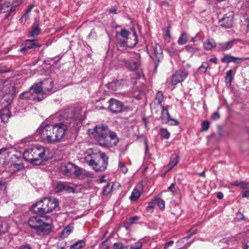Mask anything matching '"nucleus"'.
Wrapping results in <instances>:
<instances>
[{"label":"nucleus","mask_w":249,"mask_h":249,"mask_svg":"<svg viewBox=\"0 0 249 249\" xmlns=\"http://www.w3.org/2000/svg\"><path fill=\"white\" fill-rule=\"evenodd\" d=\"M64 118L66 120H68V119H70V124L73 122L75 120V113L72 108H69L68 109L64 115Z\"/></svg>","instance_id":"obj_23"},{"label":"nucleus","mask_w":249,"mask_h":249,"mask_svg":"<svg viewBox=\"0 0 249 249\" xmlns=\"http://www.w3.org/2000/svg\"><path fill=\"white\" fill-rule=\"evenodd\" d=\"M220 25L225 28H230L232 26V18L230 17L224 16L220 21Z\"/></svg>","instance_id":"obj_19"},{"label":"nucleus","mask_w":249,"mask_h":249,"mask_svg":"<svg viewBox=\"0 0 249 249\" xmlns=\"http://www.w3.org/2000/svg\"><path fill=\"white\" fill-rule=\"evenodd\" d=\"M248 59H249V58H246V57H233V62L235 64H239V63H241L243 61L248 60Z\"/></svg>","instance_id":"obj_42"},{"label":"nucleus","mask_w":249,"mask_h":249,"mask_svg":"<svg viewBox=\"0 0 249 249\" xmlns=\"http://www.w3.org/2000/svg\"><path fill=\"white\" fill-rule=\"evenodd\" d=\"M18 249H31L30 247L27 245H23L20 246Z\"/></svg>","instance_id":"obj_59"},{"label":"nucleus","mask_w":249,"mask_h":249,"mask_svg":"<svg viewBox=\"0 0 249 249\" xmlns=\"http://www.w3.org/2000/svg\"><path fill=\"white\" fill-rule=\"evenodd\" d=\"M232 71L231 70H229L226 73V81L229 85L231 84L232 81Z\"/></svg>","instance_id":"obj_37"},{"label":"nucleus","mask_w":249,"mask_h":249,"mask_svg":"<svg viewBox=\"0 0 249 249\" xmlns=\"http://www.w3.org/2000/svg\"><path fill=\"white\" fill-rule=\"evenodd\" d=\"M134 36L135 37V40H134L135 42H134L133 45H135L137 44V41H136L137 35H136V33L135 31L134 32Z\"/></svg>","instance_id":"obj_62"},{"label":"nucleus","mask_w":249,"mask_h":249,"mask_svg":"<svg viewBox=\"0 0 249 249\" xmlns=\"http://www.w3.org/2000/svg\"><path fill=\"white\" fill-rule=\"evenodd\" d=\"M44 94L45 93L43 92L41 86L35 84L30 88L28 91L23 92L20 96L22 99L38 102L45 97Z\"/></svg>","instance_id":"obj_5"},{"label":"nucleus","mask_w":249,"mask_h":249,"mask_svg":"<svg viewBox=\"0 0 249 249\" xmlns=\"http://www.w3.org/2000/svg\"><path fill=\"white\" fill-rule=\"evenodd\" d=\"M236 39H232L226 42L219 43L218 45L221 50L227 51L231 48L233 45L236 43Z\"/></svg>","instance_id":"obj_20"},{"label":"nucleus","mask_w":249,"mask_h":249,"mask_svg":"<svg viewBox=\"0 0 249 249\" xmlns=\"http://www.w3.org/2000/svg\"><path fill=\"white\" fill-rule=\"evenodd\" d=\"M10 117V111L8 108H4L0 112V123L6 121Z\"/></svg>","instance_id":"obj_24"},{"label":"nucleus","mask_w":249,"mask_h":249,"mask_svg":"<svg viewBox=\"0 0 249 249\" xmlns=\"http://www.w3.org/2000/svg\"><path fill=\"white\" fill-rule=\"evenodd\" d=\"M178 162V156L176 154H173L170 158V160L169 164L167 165L168 170L172 169L175 166H176Z\"/></svg>","instance_id":"obj_25"},{"label":"nucleus","mask_w":249,"mask_h":249,"mask_svg":"<svg viewBox=\"0 0 249 249\" xmlns=\"http://www.w3.org/2000/svg\"><path fill=\"white\" fill-rule=\"evenodd\" d=\"M118 166L120 170L124 174L127 172V168L125 165L124 163L121 161H119Z\"/></svg>","instance_id":"obj_36"},{"label":"nucleus","mask_w":249,"mask_h":249,"mask_svg":"<svg viewBox=\"0 0 249 249\" xmlns=\"http://www.w3.org/2000/svg\"><path fill=\"white\" fill-rule=\"evenodd\" d=\"M101 249H109V247L106 243H102L100 246Z\"/></svg>","instance_id":"obj_55"},{"label":"nucleus","mask_w":249,"mask_h":249,"mask_svg":"<svg viewBox=\"0 0 249 249\" xmlns=\"http://www.w3.org/2000/svg\"><path fill=\"white\" fill-rule=\"evenodd\" d=\"M113 185L111 183H108L107 185L104 187L103 194L104 196H107L112 191Z\"/></svg>","instance_id":"obj_34"},{"label":"nucleus","mask_w":249,"mask_h":249,"mask_svg":"<svg viewBox=\"0 0 249 249\" xmlns=\"http://www.w3.org/2000/svg\"><path fill=\"white\" fill-rule=\"evenodd\" d=\"M73 230V224H70L65 227L61 233L62 237H67Z\"/></svg>","instance_id":"obj_27"},{"label":"nucleus","mask_w":249,"mask_h":249,"mask_svg":"<svg viewBox=\"0 0 249 249\" xmlns=\"http://www.w3.org/2000/svg\"><path fill=\"white\" fill-rule=\"evenodd\" d=\"M188 40V34L186 32H182L178 40V43L179 45H183L186 44Z\"/></svg>","instance_id":"obj_28"},{"label":"nucleus","mask_w":249,"mask_h":249,"mask_svg":"<svg viewBox=\"0 0 249 249\" xmlns=\"http://www.w3.org/2000/svg\"><path fill=\"white\" fill-rule=\"evenodd\" d=\"M84 160L96 172L104 171L107 167L108 157L105 153H94L92 149H88L84 154Z\"/></svg>","instance_id":"obj_1"},{"label":"nucleus","mask_w":249,"mask_h":249,"mask_svg":"<svg viewBox=\"0 0 249 249\" xmlns=\"http://www.w3.org/2000/svg\"><path fill=\"white\" fill-rule=\"evenodd\" d=\"M239 187L243 189H249V182L241 181Z\"/></svg>","instance_id":"obj_45"},{"label":"nucleus","mask_w":249,"mask_h":249,"mask_svg":"<svg viewBox=\"0 0 249 249\" xmlns=\"http://www.w3.org/2000/svg\"><path fill=\"white\" fill-rule=\"evenodd\" d=\"M158 205L160 209L163 210L165 208L164 201L161 199H158Z\"/></svg>","instance_id":"obj_48"},{"label":"nucleus","mask_w":249,"mask_h":249,"mask_svg":"<svg viewBox=\"0 0 249 249\" xmlns=\"http://www.w3.org/2000/svg\"><path fill=\"white\" fill-rule=\"evenodd\" d=\"M243 197H249V190L245 191L242 193Z\"/></svg>","instance_id":"obj_53"},{"label":"nucleus","mask_w":249,"mask_h":249,"mask_svg":"<svg viewBox=\"0 0 249 249\" xmlns=\"http://www.w3.org/2000/svg\"><path fill=\"white\" fill-rule=\"evenodd\" d=\"M142 247V243L140 241H138L132 245L130 249H141Z\"/></svg>","instance_id":"obj_43"},{"label":"nucleus","mask_w":249,"mask_h":249,"mask_svg":"<svg viewBox=\"0 0 249 249\" xmlns=\"http://www.w3.org/2000/svg\"><path fill=\"white\" fill-rule=\"evenodd\" d=\"M41 87L43 89V92L45 94L47 92H49L53 87V84L52 79H47L41 83Z\"/></svg>","instance_id":"obj_21"},{"label":"nucleus","mask_w":249,"mask_h":249,"mask_svg":"<svg viewBox=\"0 0 249 249\" xmlns=\"http://www.w3.org/2000/svg\"><path fill=\"white\" fill-rule=\"evenodd\" d=\"M39 25V24L38 21H36L33 24L32 30L30 32V36L32 37H36L39 34L40 30Z\"/></svg>","instance_id":"obj_22"},{"label":"nucleus","mask_w":249,"mask_h":249,"mask_svg":"<svg viewBox=\"0 0 249 249\" xmlns=\"http://www.w3.org/2000/svg\"><path fill=\"white\" fill-rule=\"evenodd\" d=\"M167 50L170 54L172 55H177L180 52V51L177 49L174 45H171L168 47Z\"/></svg>","instance_id":"obj_31"},{"label":"nucleus","mask_w":249,"mask_h":249,"mask_svg":"<svg viewBox=\"0 0 249 249\" xmlns=\"http://www.w3.org/2000/svg\"><path fill=\"white\" fill-rule=\"evenodd\" d=\"M46 152V148L41 145H37L25 150L23 154V158L27 161L35 165H39L42 162Z\"/></svg>","instance_id":"obj_4"},{"label":"nucleus","mask_w":249,"mask_h":249,"mask_svg":"<svg viewBox=\"0 0 249 249\" xmlns=\"http://www.w3.org/2000/svg\"><path fill=\"white\" fill-rule=\"evenodd\" d=\"M66 246V242L64 240H59L57 243V249H65Z\"/></svg>","instance_id":"obj_39"},{"label":"nucleus","mask_w":249,"mask_h":249,"mask_svg":"<svg viewBox=\"0 0 249 249\" xmlns=\"http://www.w3.org/2000/svg\"><path fill=\"white\" fill-rule=\"evenodd\" d=\"M212 118L213 120H216L219 119L220 115L217 112H215L213 113Z\"/></svg>","instance_id":"obj_49"},{"label":"nucleus","mask_w":249,"mask_h":249,"mask_svg":"<svg viewBox=\"0 0 249 249\" xmlns=\"http://www.w3.org/2000/svg\"><path fill=\"white\" fill-rule=\"evenodd\" d=\"M156 100H158L159 104H160L163 99V94L161 91H158L156 96Z\"/></svg>","instance_id":"obj_41"},{"label":"nucleus","mask_w":249,"mask_h":249,"mask_svg":"<svg viewBox=\"0 0 249 249\" xmlns=\"http://www.w3.org/2000/svg\"><path fill=\"white\" fill-rule=\"evenodd\" d=\"M109 12L110 14H116V9L115 8H112L109 10Z\"/></svg>","instance_id":"obj_60"},{"label":"nucleus","mask_w":249,"mask_h":249,"mask_svg":"<svg viewBox=\"0 0 249 249\" xmlns=\"http://www.w3.org/2000/svg\"><path fill=\"white\" fill-rule=\"evenodd\" d=\"M53 129L55 134V137L57 138L58 142H60L66 135L67 130V123H60L53 125Z\"/></svg>","instance_id":"obj_8"},{"label":"nucleus","mask_w":249,"mask_h":249,"mask_svg":"<svg viewBox=\"0 0 249 249\" xmlns=\"http://www.w3.org/2000/svg\"><path fill=\"white\" fill-rule=\"evenodd\" d=\"M59 209L58 201L55 198L45 197L41 201L33 204L32 210L34 213L40 215L57 211Z\"/></svg>","instance_id":"obj_3"},{"label":"nucleus","mask_w":249,"mask_h":249,"mask_svg":"<svg viewBox=\"0 0 249 249\" xmlns=\"http://www.w3.org/2000/svg\"><path fill=\"white\" fill-rule=\"evenodd\" d=\"M160 118L163 123H167L169 121H172L174 122L172 124L178 125V124L177 120L171 119L167 108L165 107H162Z\"/></svg>","instance_id":"obj_13"},{"label":"nucleus","mask_w":249,"mask_h":249,"mask_svg":"<svg viewBox=\"0 0 249 249\" xmlns=\"http://www.w3.org/2000/svg\"><path fill=\"white\" fill-rule=\"evenodd\" d=\"M93 135L96 140L103 147H111L118 142L116 134L110 132L107 126L97 125L94 129Z\"/></svg>","instance_id":"obj_2"},{"label":"nucleus","mask_w":249,"mask_h":249,"mask_svg":"<svg viewBox=\"0 0 249 249\" xmlns=\"http://www.w3.org/2000/svg\"><path fill=\"white\" fill-rule=\"evenodd\" d=\"M108 108L112 112L119 113L123 110V103L114 98H111L109 101Z\"/></svg>","instance_id":"obj_12"},{"label":"nucleus","mask_w":249,"mask_h":249,"mask_svg":"<svg viewBox=\"0 0 249 249\" xmlns=\"http://www.w3.org/2000/svg\"><path fill=\"white\" fill-rule=\"evenodd\" d=\"M240 182H241V181L236 180L235 181H233L231 183V184L233 186H237V187H239L240 184Z\"/></svg>","instance_id":"obj_52"},{"label":"nucleus","mask_w":249,"mask_h":249,"mask_svg":"<svg viewBox=\"0 0 249 249\" xmlns=\"http://www.w3.org/2000/svg\"><path fill=\"white\" fill-rule=\"evenodd\" d=\"M160 4L162 6H165L166 7H168L169 6V4L168 2L165 1H162L161 2Z\"/></svg>","instance_id":"obj_56"},{"label":"nucleus","mask_w":249,"mask_h":249,"mask_svg":"<svg viewBox=\"0 0 249 249\" xmlns=\"http://www.w3.org/2000/svg\"><path fill=\"white\" fill-rule=\"evenodd\" d=\"M216 43L213 39H208L203 43V46L205 50H210L213 48L215 47Z\"/></svg>","instance_id":"obj_26"},{"label":"nucleus","mask_w":249,"mask_h":249,"mask_svg":"<svg viewBox=\"0 0 249 249\" xmlns=\"http://www.w3.org/2000/svg\"><path fill=\"white\" fill-rule=\"evenodd\" d=\"M153 208H154V206L152 204H150L147 207V209H152Z\"/></svg>","instance_id":"obj_63"},{"label":"nucleus","mask_w":249,"mask_h":249,"mask_svg":"<svg viewBox=\"0 0 249 249\" xmlns=\"http://www.w3.org/2000/svg\"><path fill=\"white\" fill-rule=\"evenodd\" d=\"M175 187V184L172 183L170 186L168 187V190L169 191H171V190Z\"/></svg>","instance_id":"obj_61"},{"label":"nucleus","mask_w":249,"mask_h":249,"mask_svg":"<svg viewBox=\"0 0 249 249\" xmlns=\"http://www.w3.org/2000/svg\"><path fill=\"white\" fill-rule=\"evenodd\" d=\"M75 166L71 163H63L60 168V172L66 176H70L72 173H74L76 175H79L78 171H75Z\"/></svg>","instance_id":"obj_11"},{"label":"nucleus","mask_w":249,"mask_h":249,"mask_svg":"<svg viewBox=\"0 0 249 249\" xmlns=\"http://www.w3.org/2000/svg\"><path fill=\"white\" fill-rule=\"evenodd\" d=\"M185 49L187 52L192 53H195L198 50L197 47H192L190 45L185 46Z\"/></svg>","instance_id":"obj_38"},{"label":"nucleus","mask_w":249,"mask_h":249,"mask_svg":"<svg viewBox=\"0 0 249 249\" xmlns=\"http://www.w3.org/2000/svg\"><path fill=\"white\" fill-rule=\"evenodd\" d=\"M85 243L83 240H79L71 245L70 249H80L84 246Z\"/></svg>","instance_id":"obj_30"},{"label":"nucleus","mask_w":249,"mask_h":249,"mask_svg":"<svg viewBox=\"0 0 249 249\" xmlns=\"http://www.w3.org/2000/svg\"><path fill=\"white\" fill-rule=\"evenodd\" d=\"M120 36L124 39V40L120 39L118 43V49L120 50H123V48L127 46H131V45H128L127 43L125 41V39L128 38V36L129 35V32L126 29H122L120 32Z\"/></svg>","instance_id":"obj_14"},{"label":"nucleus","mask_w":249,"mask_h":249,"mask_svg":"<svg viewBox=\"0 0 249 249\" xmlns=\"http://www.w3.org/2000/svg\"><path fill=\"white\" fill-rule=\"evenodd\" d=\"M188 75V71L186 70L177 71L173 75L170 83L172 85H176L184 80Z\"/></svg>","instance_id":"obj_9"},{"label":"nucleus","mask_w":249,"mask_h":249,"mask_svg":"<svg viewBox=\"0 0 249 249\" xmlns=\"http://www.w3.org/2000/svg\"><path fill=\"white\" fill-rule=\"evenodd\" d=\"M209 66V64L208 62H203L202 63V64L201 66L199 67L198 71L199 73L202 74V73H205L207 69H208Z\"/></svg>","instance_id":"obj_29"},{"label":"nucleus","mask_w":249,"mask_h":249,"mask_svg":"<svg viewBox=\"0 0 249 249\" xmlns=\"http://www.w3.org/2000/svg\"><path fill=\"white\" fill-rule=\"evenodd\" d=\"M51 137V141H49V144H54L58 142L57 138L55 137V134L54 129L53 130V133L50 135Z\"/></svg>","instance_id":"obj_44"},{"label":"nucleus","mask_w":249,"mask_h":249,"mask_svg":"<svg viewBox=\"0 0 249 249\" xmlns=\"http://www.w3.org/2000/svg\"><path fill=\"white\" fill-rule=\"evenodd\" d=\"M131 58L130 61L123 59L122 62L126 68L131 71H135L140 66V55L138 53H129Z\"/></svg>","instance_id":"obj_7"},{"label":"nucleus","mask_w":249,"mask_h":249,"mask_svg":"<svg viewBox=\"0 0 249 249\" xmlns=\"http://www.w3.org/2000/svg\"><path fill=\"white\" fill-rule=\"evenodd\" d=\"M16 8L17 6H16L11 7L8 10V13L5 15V18L8 19L9 17L11 16V14L15 11Z\"/></svg>","instance_id":"obj_46"},{"label":"nucleus","mask_w":249,"mask_h":249,"mask_svg":"<svg viewBox=\"0 0 249 249\" xmlns=\"http://www.w3.org/2000/svg\"><path fill=\"white\" fill-rule=\"evenodd\" d=\"M140 196V192L138 189H134L130 196V199L132 201L136 200Z\"/></svg>","instance_id":"obj_32"},{"label":"nucleus","mask_w":249,"mask_h":249,"mask_svg":"<svg viewBox=\"0 0 249 249\" xmlns=\"http://www.w3.org/2000/svg\"><path fill=\"white\" fill-rule=\"evenodd\" d=\"M33 6H31L28 8V9L26 10L25 13L24 15L21 18H23L24 17H26L27 16V15L28 13L31 11V9H32Z\"/></svg>","instance_id":"obj_54"},{"label":"nucleus","mask_w":249,"mask_h":249,"mask_svg":"<svg viewBox=\"0 0 249 249\" xmlns=\"http://www.w3.org/2000/svg\"><path fill=\"white\" fill-rule=\"evenodd\" d=\"M174 244V241H170L169 242H166L164 245V249H168V247L170 246L173 245Z\"/></svg>","instance_id":"obj_51"},{"label":"nucleus","mask_w":249,"mask_h":249,"mask_svg":"<svg viewBox=\"0 0 249 249\" xmlns=\"http://www.w3.org/2000/svg\"><path fill=\"white\" fill-rule=\"evenodd\" d=\"M113 249H127V247L122 243H115L113 245Z\"/></svg>","instance_id":"obj_40"},{"label":"nucleus","mask_w":249,"mask_h":249,"mask_svg":"<svg viewBox=\"0 0 249 249\" xmlns=\"http://www.w3.org/2000/svg\"><path fill=\"white\" fill-rule=\"evenodd\" d=\"M51 231V226L50 224L44 223L43 221L41 224V226L36 230V231L39 233L43 234H48Z\"/></svg>","instance_id":"obj_18"},{"label":"nucleus","mask_w":249,"mask_h":249,"mask_svg":"<svg viewBox=\"0 0 249 249\" xmlns=\"http://www.w3.org/2000/svg\"><path fill=\"white\" fill-rule=\"evenodd\" d=\"M210 126L209 122L206 121L202 124V128L203 131H207Z\"/></svg>","instance_id":"obj_47"},{"label":"nucleus","mask_w":249,"mask_h":249,"mask_svg":"<svg viewBox=\"0 0 249 249\" xmlns=\"http://www.w3.org/2000/svg\"><path fill=\"white\" fill-rule=\"evenodd\" d=\"M209 61L210 62L216 64L217 63V59L216 58V57H213V58H211L209 60Z\"/></svg>","instance_id":"obj_57"},{"label":"nucleus","mask_w":249,"mask_h":249,"mask_svg":"<svg viewBox=\"0 0 249 249\" xmlns=\"http://www.w3.org/2000/svg\"><path fill=\"white\" fill-rule=\"evenodd\" d=\"M105 181H106V180L105 179L104 177H102L100 179V182L101 183H102V182H104Z\"/></svg>","instance_id":"obj_64"},{"label":"nucleus","mask_w":249,"mask_h":249,"mask_svg":"<svg viewBox=\"0 0 249 249\" xmlns=\"http://www.w3.org/2000/svg\"><path fill=\"white\" fill-rule=\"evenodd\" d=\"M23 47L21 48L22 51H26L32 49H35L40 47V45L34 42V40H26L24 43L22 44Z\"/></svg>","instance_id":"obj_17"},{"label":"nucleus","mask_w":249,"mask_h":249,"mask_svg":"<svg viewBox=\"0 0 249 249\" xmlns=\"http://www.w3.org/2000/svg\"><path fill=\"white\" fill-rule=\"evenodd\" d=\"M43 221L38 216H32L30 217L28 220L29 226L32 229L37 230L41 226V224Z\"/></svg>","instance_id":"obj_15"},{"label":"nucleus","mask_w":249,"mask_h":249,"mask_svg":"<svg viewBox=\"0 0 249 249\" xmlns=\"http://www.w3.org/2000/svg\"><path fill=\"white\" fill-rule=\"evenodd\" d=\"M147 49L152 58H160L162 55V51L161 48L156 43L148 45Z\"/></svg>","instance_id":"obj_10"},{"label":"nucleus","mask_w":249,"mask_h":249,"mask_svg":"<svg viewBox=\"0 0 249 249\" xmlns=\"http://www.w3.org/2000/svg\"><path fill=\"white\" fill-rule=\"evenodd\" d=\"M217 197L219 199H221L223 197V195L222 192H218L217 193Z\"/></svg>","instance_id":"obj_58"},{"label":"nucleus","mask_w":249,"mask_h":249,"mask_svg":"<svg viewBox=\"0 0 249 249\" xmlns=\"http://www.w3.org/2000/svg\"><path fill=\"white\" fill-rule=\"evenodd\" d=\"M233 57L229 54H225L223 58L221 59V61L223 63H229L230 62H233Z\"/></svg>","instance_id":"obj_33"},{"label":"nucleus","mask_w":249,"mask_h":249,"mask_svg":"<svg viewBox=\"0 0 249 249\" xmlns=\"http://www.w3.org/2000/svg\"><path fill=\"white\" fill-rule=\"evenodd\" d=\"M139 219V217L137 216L131 217L129 218V223L130 224H133L134 223V222L136 220H138Z\"/></svg>","instance_id":"obj_50"},{"label":"nucleus","mask_w":249,"mask_h":249,"mask_svg":"<svg viewBox=\"0 0 249 249\" xmlns=\"http://www.w3.org/2000/svg\"><path fill=\"white\" fill-rule=\"evenodd\" d=\"M55 189L56 192H61L63 191H65L69 193L73 192V188L70 186L69 184L67 182H58L56 184Z\"/></svg>","instance_id":"obj_16"},{"label":"nucleus","mask_w":249,"mask_h":249,"mask_svg":"<svg viewBox=\"0 0 249 249\" xmlns=\"http://www.w3.org/2000/svg\"><path fill=\"white\" fill-rule=\"evenodd\" d=\"M53 126L52 125H40L36 132V135L39 136L41 141L45 143H49L51 141V136L53 133Z\"/></svg>","instance_id":"obj_6"},{"label":"nucleus","mask_w":249,"mask_h":249,"mask_svg":"<svg viewBox=\"0 0 249 249\" xmlns=\"http://www.w3.org/2000/svg\"><path fill=\"white\" fill-rule=\"evenodd\" d=\"M160 134L162 137L168 139L170 137V134L166 128H161L160 129Z\"/></svg>","instance_id":"obj_35"}]
</instances>
